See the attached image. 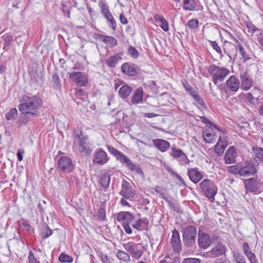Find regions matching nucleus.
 <instances>
[{
    "instance_id": "obj_6",
    "label": "nucleus",
    "mask_w": 263,
    "mask_h": 263,
    "mask_svg": "<svg viewBox=\"0 0 263 263\" xmlns=\"http://www.w3.org/2000/svg\"><path fill=\"white\" fill-rule=\"evenodd\" d=\"M200 187L204 195L209 199H214L217 192V188L213 181L206 179L200 183Z\"/></svg>"
},
{
    "instance_id": "obj_23",
    "label": "nucleus",
    "mask_w": 263,
    "mask_h": 263,
    "mask_svg": "<svg viewBox=\"0 0 263 263\" xmlns=\"http://www.w3.org/2000/svg\"><path fill=\"white\" fill-rule=\"evenodd\" d=\"M245 186L246 190L250 192H256L258 190V183L254 178L246 179Z\"/></svg>"
},
{
    "instance_id": "obj_40",
    "label": "nucleus",
    "mask_w": 263,
    "mask_h": 263,
    "mask_svg": "<svg viewBox=\"0 0 263 263\" xmlns=\"http://www.w3.org/2000/svg\"><path fill=\"white\" fill-rule=\"evenodd\" d=\"M117 257L125 262H129L130 260V258L129 254L123 251H119L117 253Z\"/></svg>"
},
{
    "instance_id": "obj_56",
    "label": "nucleus",
    "mask_w": 263,
    "mask_h": 263,
    "mask_svg": "<svg viewBox=\"0 0 263 263\" xmlns=\"http://www.w3.org/2000/svg\"><path fill=\"white\" fill-rule=\"evenodd\" d=\"M162 21L160 22L161 24L160 25V27L165 32L168 30V23L165 18L161 19Z\"/></svg>"
},
{
    "instance_id": "obj_16",
    "label": "nucleus",
    "mask_w": 263,
    "mask_h": 263,
    "mask_svg": "<svg viewBox=\"0 0 263 263\" xmlns=\"http://www.w3.org/2000/svg\"><path fill=\"white\" fill-rule=\"evenodd\" d=\"M108 161L107 153L102 149L100 148L95 152L93 159V163L96 164L102 165Z\"/></svg>"
},
{
    "instance_id": "obj_29",
    "label": "nucleus",
    "mask_w": 263,
    "mask_h": 263,
    "mask_svg": "<svg viewBox=\"0 0 263 263\" xmlns=\"http://www.w3.org/2000/svg\"><path fill=\"white\" fill-rule=\"evenodd\" d=\"M132 91V87L125 84L122 85L119 89V95L122 99H125L129 95Z\"/></svg>"
},
{
    "instance_id": "obj_44",
    "label": "nucleus",
    "mask_w": 263,
    "mask_h": 263,
    "mask_svg": "<svg viewBox=\"0 0 263 263\" xmlns=\"http://www.w3.org/2000/svg\"><path fill=\"white\" fill-rule=\"evenodd\" d=\"M17 116V110L16 108L11 109L6 114V118L8 120H12L16 118Z\"/></svg>"
},
{
    "instance_id": "obj_38",
    "label": "nucleus",
    "mask_w": 263,
    "mask_h": 263,
    "mask_svg": "<svg viewBox=\"0 0 263 263\" xmlns=\"http://www.w3.org/2000/svg\"><path fill=\"white\" fill-rule=\"evenodd\" d=\"M182 83L185 90L187 91L192 97L197 93V92L189 84L187 81L184 80L182 81Z\"/></svg>"
},
{
    "instance_id": "obj_9",
    "label": "nucleus",
    "mask_w": 263,
    "mask_h": 263,
    "mask_svg": "<svg viewBox=\"0 0 263 263\" xmlns=\"http://www.w3.org/2000/svg\"><path fill=\"white\" fill-rule=\"evenodd\" d=\"M58 168L62 172L70 173L72 171L74 165L70 158L66 156H63L59 160Z\"/></svg>"
},
{
    "instance_id": "obj_64",
    "label": "nucleus",
    "mask_w": 263,
    "mask_h": 263,
    "mask_svg": "<svg viewBox=\"0 0 263 263\" xmlns=\"http://www.w3.org/2000/svg\"><path fill=\"white\" fill-rule=\"evenodd\" d=\"M235 263H246L243 256L238 255L235 257Z\"/></svg>"
},
{
    "instance_id": "obj_45",
    "label": "nucleus",
    "mask_w": 263,
    "mask_h": 263,
    "mask_svg": "<svg viewBox=\"0 0 263 263\" xmlns=\"http://www.w3.org/2000/svg\"><path fill=\"white\" fill-rule=\"evenodd\" d=\"M201 121L205 123L206 125L209 126V128L214 127L218 130H219V128L212 121H211L208 118L204 116H199Z\"/></svg>"
},
{
    "instance_id": "obj_30",
    "label": "nucleus",
    "mask_w": 263,
    "mask_h": 263,
    "mask_svg": "<svg viewBox=\"0 0 263 263\" xmlns=\"http://www.w3.org/2000/svg\"><path fill=\"white\" fill-rule=\"evenodd\" d=\"M203 138L206 143H212L214 140H216V135L213 133H211L209 129H206L203 132Z\"/></svg>"
},
{
    "instance_id": "obj_32",
    "label": "nucleus",
    "mask_w": 263,
    "mask_h": 263,
    "mask_svg": "<svg viewBox=\"0 0 263 263\" xmlns=\"http://www.w3.org/2000/svg\"><path fill=\"white\" fill-rule=\"evenodd\" d=\"M247 27L249 29V32H252V36L256 39L261 32L262 30L256 27L253 24L251 23L247 24Z\"/></svg>"
},
{
    "instance_id": "obj_25",
    "label": "nucleus",
    "mask_w": 263,
    "mask_h": 263,
    "mask_svg": "<svg viewBox=\"0 0 263 263\" xmlns=\"http://www.w3.org/2000/svg\"><path fill=\"white\" fill-rule=\"evenodd\" d=\"M227 145V142L224 139L219 137L218 142L215 146L214 151L215 153L219 156L222 155Z\"/></svg>"
},
{
    "instance_id": "obj_51",
    "label": "nucleus",
    "mask_w": 263,
    "mask_h": 263,
    "mask_svg": "<svg viewBox=\"0 0 263 263\" xmlns=\"http://www.w3.org/2000/svg\"><path fill=\"white\" fill-rule=\"evenodd\" d=\"M210 45L220 55V57H222V50L217 43L216 41H210Z\"/></svg>"
},
{
    "instance_id": "obj_61",
    "label": "nucleus",
    "mask_w": 263,
    "mask_h": 263,
    "mask_svg": "<svg viewBox=\"0 0 263 263\" xmlns=\"http://www.w3.org/2000/svg\"><path fill=\"white\" fill-rule=\"evenodd\" d=\"M106 36L99 33L94 34V38L98 41H102L104 43L105 42Z\"/></svg>"
},
{
    "instance_id": "obj_10",
    "label": "nucleus",
    "mask_w": 263,
    "mask_h": 263,
    "mask_svg": "<svg viewBox=\"0 0 263 263\" xmlns=\"http://www.w3.org/2000/svg\"><path fill=\"white\" fill-rule=\"evenodd\" d=\"M227 251L226 247L222 243H218L212 249L208 251L204 254L206 258H216L225 254Z\"/></svg>"
},
{
    "instance_id": "obj_59",
    "label": "nucleus",
    "mask_w": 263,
    "mask_h": 263,
    "mask_svg": "<svg viewBox=\"0 0 263 263\" xmlns=\"http://www.w3.org/2000/svg\"><path fill=\"white\" fill-rule=\"evenodd\" d=\"M183 263H201L200 260L196 258H185Z\"/></svg>"
},
{
    "instance_id": "obj_11",
    "label": "nucleus",
    "mask_w": 263,
    "mask_h": 263,
    "mask_svg": "<svg viewBox=\"0 0 263 263\" xmlns=\"http://www.w3.org/2000/svg\"><path fill=\"white\" fill-rule=\"evenodd\" d=\"M240 87V81L235 76H230L225 83L227 91L236 92Z\"/></svg>"
},
{
    "instance_id": "obj_5",
    "label": "nucleus",
    "mask_w": 263,
    "mask_h": 263,
    "mask_svg": "<svg viewBox=\"0 0 263 263\" xmlns=\"http://www.w3.org/2000/svg\"><path fill=\"white\" fill-rule=\"evenodd\" d=\"M99 6L102 15L107 21L108 27L115 30L117 28L116 21L111 14L109 7L104 1L99 2Z\"/></svg>"
},
{
    "instance_id": "obj_27",
    "label": "nucleus",
    "mask_w": 263,
    "mask_h": 263,
    "mask_svg": "<svg viewBox=\"0 0 263 263\" xmlns=\"http://www.w3.org/2000/svg\"><path fill=\"white\" fill-rule=\"evenodd\" d=\"M198 0H183V8L185 10H198Z\"/></svg>"
},
{
    "instance_id": "obj_12",
    "label": "nucleus",
    "mask_w": 263,
    "mask_h": 263,
    "mask_svg": "<svg viewBox=\"0 0 263 263\" xmlns=\"http://www.w3.org/2000/svg\"><path fill=\"white\" fill-rule=\"evenodd\" d=\"M120 194L127 199L131 200L135 195V191L127 181L124 180L122 183V189Z\"/></svg>"
},
{
    "instance_id": "obj_13",
    "label": "nucleus",
    "mask_w": 263,
    "mask_h": 263,
    "mask_svg": "<svg viewBox=\"0 0 263 263\" xmlns=\"http://www.w3.org/2000/svg\"><path fill=\"white\" fill-rule=\"evenodd\" d=\"M239 175L240 176H247L254 175L256 172L255 164L250 161H247L243 166H240Z\"/></svg>"
},
{
    "instance_id": "obj_15",
    "label": "nucleus",
    "mask_w": 263,
    "mask_h": 263,
    "mask_svg": "<svg viewBox=\"0 0 263 263\" xmlns=\"http://www.w3.org/2000/svg\"><path fill=\"white\" fill-rule=\"evenodd\" d=\"M122 71L129 76H136L140 70V68L135 64L125 63L121 66Z\"/></svg>"
},
{
    "instance_id": "obj_39",
    "label": "nucleus",
    "mask_w": 263,
    "mask_h": 263,
    "mask_svg": "<svg viewBox=\"0 0 263 263\" xmlns=\"http://www.w3.org/2000/svg\"><path fill=\"white\" fill-rule=\"evenodd\" d=\"M165 169L172 176L175 177L181 183L185 184V182L183 178L168 165L165 166Z\"/></svg>"
},
{
    "instance_id": "obj_63",
    "label": "nucleus",
    "mask_w": 263,
    "mask_h": 263,
    "mask_svg": "<svg viewBox=\"0 0 263 263\" xmlns=\"http://www.w3.org/2000/svg\"><path fill=\"white\" fill-rule=\"evenodd\" d=\"M180 257H179L178 255H175L174 257H172V260H168L167 263H180Z\"/></svg>"
},
{
    "instance_id": "obj_46",
    "label": "nucleus",
    "mask_w": 263,
    "mask_h": 263,
    "mask_svg": "<svg viewBox=\"0 0 263 263\" xmlns=\"http://www.w3.org/2000/svg\"><path fill=\"white\" fill-rule=\"evenodd\" d=\"M199 25V21L195 18H192L186 24V26H187L191 29H194L197 28Z\"/></svg>"
},
{
    "instance_id": "obj_57",
    "label": "nucleus",
    "mask_w": 263,
    "mask_h": 263,
    "mask_svg": "<svg viewBox=\"0 0 263 263\" xmlns=\"http://www.w3.org/2000/svg\"><path fill=\"white\" fill-rule=\"evenodd\" d=\"M21 122L22 123L26 124L29 121V116H31L30 114L21 112Z\"/></svg>"
},
{
    "instance_id": "obj_31",
    "label": "nucleus",
    "mask_w": 263,
    "mask_h": 263,
    "mask_svg": "<svg viewBox=\"0 0 263 263\" xmlns=\"http://www.w3.org/2000/svg\"><path fill=\"white\" fill-rule=\"evenodd\" d=\"M121 55L122 54L117 53L115 55L109 57L106 61L108 65L110 67H114L122 59Z\"/></svg>"
},
{
    "instance_id": "obj_54",
    "label": "nucleus",
    "mask_w": 263,
    "mask_h": 263,
    "mask_svg": "<svg viewBox=\"0 0 263 263\" xmlns=\"http://www.w3.org/2000/svg\"><path fill=\"white\" fill-rule=\"evenodd\" d=\"M250 261V263H257V260L256 259V256L252 252H250L246 255Z\"/></svg>"
},
{
    "instance_id": "obj_55",
    "label": "nucleus",
    "mask_w": 263,
    "mask_h": 263,
    "mask_svg": "<svg viewBox=\"0 0 263 263\" xmlns=\"http://www.w3.org/2000/svg\"><path fill=\"white\" fill-rule=\"evenodd\" d=\"M42 234V237L44 239H46L52 235V230L49 229L48 227H47L46 229L43 231Z\"/></svg>"
},
{
    "instance_id": "obj_21",
    "label": "nucleus",
    "mask_w": 263,
    "mask_h": 263,
    "mask_svg": "<svg viewBox=\"0 0 263 263\" xmlns=\"http://www.w3.org/2000/svg\"><path fill=\"white\" fill-rule=\"evenodd\" d=\"M237 156L235 149L234 146H230L227 150L225 156L224 160L227 164H232L236 162V157Z\"/></svg>"
},
{
    "instance_id": "obj_37",
    "label": "nucleus",
    "mask_w": 263,
    "mask_h": 263,
    "mask_svg": "<svg viewBox=\"0 0 263 263\" xmlns=\"http://www.w3.org/2000/svg\"><path fill=\"white\" fill-rule=\"evenodd\" d=\"M154 190L156 193H157L160 195L162 199H164L170 204H171V202L168 199V197L167 195V194L165 192V191L162 187H161L159 186H156Z\"/></svg>"
},
{
    "instance_id": "obj_49",
    "label": "nucleus",
    "mask_w": 263,
    "mask_h": 263,
    "mask_svg": "<svg viewBox=\"0 0 263 263\" xmlns=\"http://www.w3.org/2000/svg\"><path fill=\"white\" fill-rule=\"evenodd\" d=\"M226 44L231 48L232 50H233L234 47L236 49L237 47L241 45L236 38L233 39L231 42L226 41Z\"/></svg>"
},
{
    "instance_id": "obj_36",
    "label": "nucleus",
    "mask_w": 263,
    "mask_h": 263,
    "mask_svg": "<svg viewBox=\"0 0 263 263\" xmlns=\"http://www.w3.org/2000/svg\"><path fill=\"white\" fill-rule=\"evenodd\" d=\"M195 101H196L198 107L200 108L201 110H203L206 108V104L203 101V100L199 96L198 93H197L194 97H193Z\"/></svg>"
},
{
    "instance_id": "obj_8",
    "label": "nucleus",
    "mask_w": 263,
    "mask_h": 263,
    "mask_svg": "<svg viewBox=\"0 0 263 263\" xmlns=\"http://www.w3.org/2000/svg\"><path fill=\"white\" fill-rule=\"evenodd\" d=\"M68 74H69V79L76 83L79 87L85 86L87 84V77L83 72H72L68 73Z\"/></svg>"
},
{
    "instance_id": "obj_34",
    "label": "nucleus",
    "mask_w": 263,
    "mask_h": 263,
    "mask_svg": "<svg viewBox=\"0 0 263 263\" xmlns=\"http://www.w3.org/2000/svg\"><path fill=\"white\" fill-rule=\"evenodd\" d=\"M126 167L130 170L132 172L137 173L140 175H143V173L138 164H135L130 161L127 164Z\"/></svg>"
},
{
    "instance_id": "obj_1",
    "label": "nucleus",
    "mask_w": 263,
    "mask_h": 263,
    "mask_svg": "<svg viewBox=\"0 0 263 263\" xmlns=\"http://www.w3.org/2000/svg\"><path fill=\"white\" fill-rule=\"evenodd\" d=\"M42 106L43 100L39 97L24 95L22 97L18 108L21 112L30 114L35 117L39 115Z\"/></svg>"
},
{
    "instance_id": "obj_50",
    "label": "nucleus",
    "mask_w": 263,
    "mask_h": 263,
    "mask_svg": "<svg viewBox=\"0 0 263 263\" xmlns=\"http://www.w3.org/2000/svg\"><path fill=\"white\" fill-rule=\"evenodd\" d=\"M226 44L231 48L232 50H233L234 47L236 49L237 47L241 45L236 38L233 39L231 42L226 41Z\"/></svg>"
},
{
    "instance_id": "obj_47",
    "label": "nucleus",
    "mask_w": 263,
    "mask_h": 263,
    "mask_svg": "<svg viewBox=\"0 0 263 263\" xmlns=\"http://www.w3.org/2000/svg\"><path fill=\"white\" fill-rule=\"evenodd\" d=\"M59 259L62 262H71L73 261L71 257L64 253H61L60 255Z\"/></svg>"
},
{
    "instance_id": "obj_62",
    "label": "nucleus",
    "mask_w": 263,
    "mask_h": 263,
    "mask_svg": "<svg viewBox=\"0 0 263 263\" xmlns=\"http://www.w3.org/2000/svg\"><path fill=\"white\" fill-rule=\"evenodd\" d=\"M260 45V46L263 48V30L261 33H260L258 36L255 39Z\"/></svg>"
},
{
    "instance_id": "obj_19",
    "label": "nucleus",
    "mask_w": 263,
    "mask_h": 263,
    "mask_svg": "<svg viewBox=\"0 0 263 263\" xmlns=\"http://www.w3.org/2000/svg\"><path fill=\"white\" fill-rule=\"evenodd\" d=\"M117 219L119 222H122L124 224H130L135 220L134 216L129 212H121L117 216Z\"/></svg>"
},
{
    "instance_id": "obj_2",
    "label": "nucleus",
    "mask_w": 263,
    "mask_h": 263,
    "mask_svg": "<svg viewBox=\"0 0 263 263\" xmlns=\"http://www.w3.org/2000/svg\"><path fill=\"white\" fill-rule=\"evenodd\" d=\"M73 145L77 147L79 152L84 155H87L91 151V144L87 141V138L84 135L81 131H74L72 135Z\"/></svg>"
},
{
    "instance_id": "obj_43",
    "label": "nucleus",
    "mask_w": 263,
    "mask_h": 263,
    "mask_svg": "<svg viewBox=\"0 0 263 263\" xmlns=\"http://www.w3.org/2000/svg\"><path fill=\"white\" fill-rule=\"evenodd\" d=\"M116 158L121 163L126 164V166L130 161V160L121 152L119 153Z\"/></svg>"
},
{
    "instance_id": "obj_22",
    "label": "nucleus",
    "mask_w": 263,
    "mask_h": 263,
    "mask_svg": "<svg viewBox=\"0 0 263 263\" xmlns=\"http://www.w3.org/2000/svg\"><path fill=\"white\" fill-rule=\"evenodd\" d=\"M170 156L174 159L181 158L182 161L188 160L185 154L181 149L177 148L175 145H173L172 146Z\"/></svg>"
},
{
    "instance_id": "obj_4",
    "label": "nucleus",
    "mask_w": 263,
    "mask_h": 263,
    "mask_svg": "<svg viewBox=\"0 0 263 263\" xmlns=\"http://www.w3.org/2000/svg\"><path fill=\"white\" fill-rule=\"evenodd\" d=\"M197 237V229L192 226H188L183 229L182 239L184 246L192 248L195 245Z\"/></svg>"
},
{
    "instance_id": "obj_28",
    "label": "nucleus",
    "mask_w": 263,
    "mask_h": 263,
    "mask_svg": "<svg viewBox=\"0 0 263 263\" xmlns=\"http://www.w3.org/2000/svg\"><path fill=\"white\" fill-rule=\"evenodd\" d=\"M148 223L147 218H140L132 223L131 226L138 231L142 230Z\"/></svg>"
},
{
    "instance_id": "obj_14",
    "label": "nucleus",
    "mask_w": 263,
    "mask_h": 263,
    "mask_svg": "<svg viewBox=\"0 0 263 263\" xmlns=\"http://www.w3.org/2000/svg\"><path fill=\"white\" fill-rule=\"evenodd\" d=\"M241 88L245 90H249L253 85V80L246 71H242L240 73Z\"/></svg>"
},
{
    "instance_id": "obj_53",
    "label": "nucleus",
    "mask_w": 263,
    "mask_h": 263,
    "mask_svg": "<svg viewBox=\"0 0 263 263\" xmlns=\"http://www.w3.org/2000/svg\"><path fill=\"white\" fill-rule=\"evenodd\" d=\"M228 172L231 173H233L235 174H239L240 172V166L237 165H232L228 167L227 168Z\"/></svg>"
},
{
    "instance_id": "obj_48",
    "label": "nucleus",
    "mask_w": 263,
    "mask_h": 263,
    "mask_svg": "<svg viewBox=\"0 0 263 263\" xmlns=\"http://www.w3.org/2000/svg\"><path fill=\"white\" fill-rule=\"evenodd\" d=\"M105 43L113 47L117 45V40L113 36H106Z\"/></svg>"
},
{
    "instance_id": "obj_60",
    "label": "nucleus",
    "mask_w": 263,
    "mask_h": 263,
    "mask_svg": "<svg viewBox=\"0 0 263 263\" xmlns=\"http://www.w3.org/2000/svg\"><path fill=\"white\" fill-rule=\"evenodd\" d=\"M107 148L108 151L115 157H116L120 152V151H119L118 149H116L112 146H108Z\"/></svg>"
},
{
    "instance_id": "obj_18",
    "label": "nucleus",
    "mask_w": 263,
    "mask_h": 263,
    "mask_svg": "<svg viewBox=\"0 0 263 263\" xmlns=\"http://www.w3.org/2000/svg\"><path fill=\"white\" fill-rule=\"evenodd\" d=\"M198 242L199 246L202 249H206L211 243V239L209 235L201 231H198Z\"/></svg>"
},
{
    "instance_id": "obj_52",
    "label": "nucleus",
    "mask_w": 263,
    "mask_h": 263,
    "mask_svg": "<svg viewBox=\"0 0 263 263\" xmlns=\"http://www.w3.org/2000/svg\"><path fill=\"white\" fill-rule=\"evenodd\" d=\"M52 81L58 88H60L61 87L60 79L57 74L55 73L52 75Z\"/></svg>"
},
{
    "instance_id": "obj_20",
    "label": "nucleus",
    "mask_w": 263,
    "mask_h": 263,
    "mask_svg": "<svg viewBox=\"0 0 263 263\" xmlns=\"http://www.w3.org/2000/svg\"><path fill=\"white\" fill-rule=\"evenodd\" d=\"M153 142L154 146L162 153L167 151L171 146L168 141L161 139H154Z\"/></svg>"
},
{
    "instance_id": "obj_58",
    "label": "nucleus",
    "mask_w": 263,
    "mask_h": 263,
    "mask_svg": "<svg viewBox=\"0 0 263 263\" xmlns=\"http://www.w3.org/2000/svg\"><path fill=\"white\" fill-rule=\"evenodd\" d=\"M28 259L29 263H40V261L36 259L34 253L31 251L29 253Z\"/></svg>"
},
{
    "instance_id": "obj_35",
    "label": "nucleus",
    "mask_w": 263,
    "mask_h": 263,
    "mask_svg": "<svg viewBox=\"0 0 263 263\" xmlns=\"http://www.w3.org/2000/svg\"><path fill=\"white\" fill-rule=\"evenodd\" d=\"M110 176L107 173L102 175L100 178V182L101 186L104 188H107L110 184Z\"/></svg>"
},
{
    "instance_id": "obj_17",
    "label": "nucleus",
    "mask_w": 263,
    "mask_h": 263,
    "mask_svg": "<svg viewBox=\"0 0 263 263\" xmlns=\"http://www.w3.org/2000/svg\"><path fill=\"white\" fill-rule=\"evenodd\" d=\"M172 246L174 250L179 253L182 250L181 240L178 231L175 229L172 232V236L171 241Z\"/></svg>"
},
{
    "instance_id": "obj_42",
    "label": "nucleus",
    "mask_w": 263,
    "mask_h": 263,
    "mask_svg": "<svg viewBox=\"0 0 263 263\" xmlns=\"http://www.w3.org/2000/svg\"><path fill=\"white\" fill-rule=\"evenodd\" d=\"M127 53L134 59H137L139 57L138 50L133 46H129L127 49Z\"/></svg>"
},
{
    "instance_id": "obj_26",
    "label": "nucleus",
    "mask_w": 263,
    "mask_h": 263,
    "mask_svg": "<svg viewBox=\"0 0 263 263\" xmlns=\"http://www.w3.org/2000/svg\"><path fill=\"white\" fill-rule=\"evenodd\" d=\"M143 97V90L142 87H139L133 92V96L132 98V102L133 104H138L142 103Z\"/></svg>"
},
{
    "instance_id": "obj_7",
    "label": "nucleus",
    "mask_w": 263,
    "mask_h": 263,
    "mask_svg": "<svg viewBox=\"0 0 263 263\" xmlns=\"http://www.w3.org/2000/svg\"><path fill=\"white\" fill-rule=\"evenodd\" d=\"M126 250L136 259H139L143 254V250L140 244L129 242L124 245Z\"/></svg>"
},
{
    "instance_id": "obj_24",
    "label": "nucleus",
    "mask_w": 263,
    "mask_h": 263,
    "mask_svg": "<svg viewBox=\"0 0 263 263\" xmlns=\"http://www.w3.org/2000/svg\"><path fill=\"white\" fill-rule=\"evenodd\" d=\"M187 174L191 181L194 183H198L202 178V175L197 168L188 169Z\"/></svg>"
},
{
    "instance_id": "obj_3",
    "label": "nucleus",
    "mask_w": 263,
    "mask_h": 263,
    "mask_svg": "<svg viewBox=\"0 0 263 263\" xmlns=\"http://www.w3.org/2000/svg\"><path fill=\"white\" fill-rule=\"evenodd\" d=\"M207 70L208 73L213 78V82L215 85L223 81L230 73V70L227 68L218 66L215 64L210 65Z\"/></svg>"
},
{
    "instance_id": "obj_33",
    "label": "nucleus",
    "mask_w": 263,
    "mask_h": 263,
    "mask_svg": "<svg viewBox=\"0 0 263 263\" xmlns=\"http://www.w3.org/2000/svg\"><path fill=\"white\" fill-rule=\"evenodd\" d=\"M252 151L255 158L263 162V149L257 146H254Z\"/></svg>"
},
{
    "instance_id": "obj_41",
    "label": "nucleus",
    "mask_w": 263,
    "mask_h": 263,
    "mask_svg": "<svg viewBox=\"0 0 263 263\" xmlns=\"http://www.w3.org/2000/svg\"><path fill=\"white\" fill-rule=\"evenodd\" d=\"M235 50L236 51H239L242 56V59L244 60L245 61H247L250 59V55L248 54H247L244 48L241 45L237 47Z\"/></svg>"
}]
</instances>
